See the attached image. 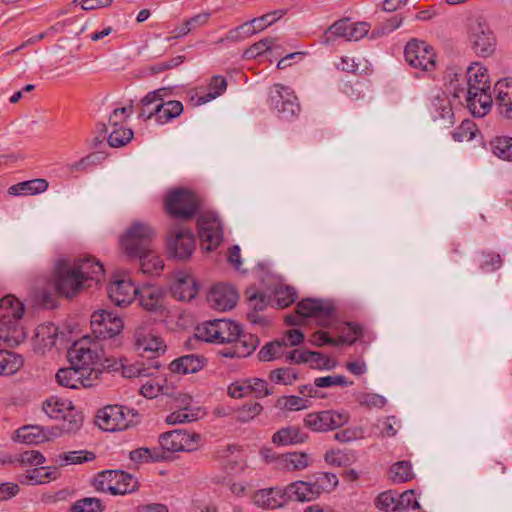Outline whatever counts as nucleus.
Returning <instances> with one entry per match:
<instances>
[{
    "mask_svg": "<svg viewBox=\"0 0 512 512\" xmlns=\"http://www.w3.org/2000/svg\"><path fill=\"white\" fill-rule=\"evenodd\" d=\"M133 138V131L122 126L113 127L108 137V144L113 148L125 146Z\"/></svg>",
    "mask_w": 512,
    "mask_h": 512,
    "instance_id": "603ef678",
    "label": "nucleus"
},
{
    "mask_svg": "<svg viewBox=\"0 0 512 512\" xmlns=\"http://www.w3.org/2000/svg\"><path fill=\"white\" fill-rule=\"evenodd\" d=\"M61 417L63 421L60 426L56 428L60 433L74 434L82 427L84 417L80 412L72 409Z\"/></svg>",
    "mask_w": 512,
    "mask_h": 512,
    "instance_id": "a18cd8bd",
    "label": "nucleus"
},
{
    "mask_svg": "<svg viewBox=\"0 0 512 512\" xmlns=\"http://www.w3.org/2000/svg\"><path fill=\"white\" fill-rule=\"evenodd\" d=\"M262 410L263 406L258 402L244 404L237 410V420L240 422H248L259 415Z\"/></svg>",
    "mask_w": 512,
    "mask_h": 512,
    "instance_id": "0e129e2a",
    "label": "nucleus"
},
{
    "mask_svg": "<svg viewBox=\"0 0 512 512\" xmlns=\"http://www.w3.org/2000/svg\"><path fill=\"white\" fill-rule=\"evenodd\" d=\"M200 413V408L191 409L190 407L185 406L181 409L171 412L166 417V423L169 425H176L196 421L199 419Z\"/></svg>",
    "mask_w": 512,
    "mask_h": 512,
    "instance_id": "79ce46f5",
    "label": "nucleus"
},
{
    "mask_svg": "<svg viewBox=\"0 0 512 512\" xmlns=\"http://www.w3.org/2000/svg\"><path fill=\"white\" fill-rule=\"evenodd\" d=\"M197 227L204 250L212 251L220 245L223 239V231L221 222L215 214L211 212L200 214Z\"/></svg>",
    "mask_w": 512,
    "mask_h": 512,
    "instance_id": "f8f14e48",
    "label": "nucleus"
},
{
    "mask_svg": "<svg viewBox=\"0 0 512 512\" xmlns=\"http://www.w3.org/2000/svg\"><path fill=\"white\" fill-rule=\"evenodd\" d=\"M269 379L276 384L291 385L298 379V374L292 368L281 367L271 370Z\"/></svg>",
    "mask_w": 512,
    "mask_h": 512,
    "instance_id": "6e6d98bb",
    "label": "nucleus"
},
{
    "mask_svg": "<svg viewBox=\"0 0 512 512\" xmlns=\"http://www.w3.org/2000/svg\"><path fill=\"white\" fill-rule=\"evenodd\" d=\"M166 246L169 258L185 261L195 250V237L189 228L173 225L167 232Z\"/></svg>",
    "mask_w": 512,
    "mask_h": 512,
    "instance_id": "423d86ee",
    "label": "nucleus"
},
{
    "mask_svg": "<svg viewBox=\"0 0 512 512\" xmlns=\"http://www.w3.org/2000/svg\"><path fill=\"white\" fill-rule=\"evenodd\" d=\"M312 482L315 484L317 493L320 496L323 492L334 490L338 485V478L334 473L320 472L315 475V479Z\"/></svg>",
    "mask_w": 512,
    "mask_h": 512,
    "instance_id": "8fccbe9b",
    "label": "nucleus"
},
{
    "mask_svg": "<svg viewBox=\"0 0 512 512\" xmlns=\"http://www.w3.org/2000/svg\"><path fill=\"white\" fill-rule=\"evenodd\" d=\"M348 19H340L329 26L321 37V43L332 45L337 38H344L348 41Z\"/></svg>",
    "mask_w": 512,
    "mask_h": 512,
    "instance_id": "58836bf2",
    "label": "nucleus"
},
{
    "mask_svg": "<svg viewBox=\"0 0 512 512\" xmlns=\"http://www.w3.org/2000/svg\"><path fill=\"white\" fill-rule=\"evenodd\" d=\"M171 294L179 301H190L194 299L198 294V286L195 279L186 272H178L171 286Z\"/></svg>",
    "mask_w": 512,
    "mask_h": 512,
    "instance_id": "b1692460",
    "label": "nucleus"
},
{
    "mask_svg": "<svg viewBox=\"0 0 512 512\" xmlns=\"http://www.w3.org/2000/svg\"><path fill=\"white\" fill-rule=\"evenodd\" d=\"M349 420L347 413L335 410H324L308 413L304 420V426L313 432H327L345 425Z\"/></svg>",
    "mask_w": 512,
    "mask_h": 512,
    "instance_id": "ddd939ff",
    "label": "nucleus"
},
{
    "mask_svg": "<svg viewBox=\"0 0 512 512\" xmlns=\"http://www.w3.org/2000/svg\"><path fill=\"white\" fill-rule=\"evenodd\" d=\"M286 502L288 501H312L319 497L315 484L312 481H296L284 488Z\"/></svg>",
    "mask_w": 512,
    "mask_h": 512,
    "instance_id": "bb28decb",
    "label": "nucleus"
},
{
    "mask_svg": "<svg viewBox=\"0 0 512 512\" xmlns=\"http://www.w3.org/2000/svg\"><path fill=\"white\" fill-rule=\"evenodd\" d=\"M398 512H422L413 490L399 494Z\"/></svg>",
    "mask_w": 512,
    "mask_h": 512,
    "instance_id": "4d7b16f0",
    "label": "nucleus"
},
{
    "mask_svg": "<svg viewBox=\"0 0 512 512\" xmlns=\"http://www.w3.org/2000/svg\"><path fill=\"white\" fill-rule=\"evenodd\" d=\"M55 377L59 385L72 389L79 386L92 387L97 383L95 377H89V375L83 373V369L81 370V368L79 369L74 365L59 369Z\"/></svg>",
    "mask_w": 512,
    "mask_h": 512,
    "instance_id": "a211bd4d",
    "label": "nucleus"
},
{
    "mask_svg": "<svg viewBox=\"0 0 512 512\" xmlns=\"http://www.w3.org/2000/svg\"><path fill=\"white\" fill-rule=\"evenodd\" d=\"M182 112L183 104L177 100H170L163 103H157L149 113H146L145 108H140L138 117L147 120L155 116L156 120L163 124L179 117Z\"/></svg>",
    "mask_w": 512,
    "mask_h": 512,
    "instance_id": "6ab92c4d",
    "label": "nucleus"
},
{
    "mask_svg": "<svg viewBox=\"0 0 512 512\" xmlns=\"http://www.w3.org/2000/svg\"><path fill=\"white\" fill-rule=\"evenodd\" d=\"M494 92L500 112L512 119V79L498 81L494 86Z\"/></svg>",
    "mask_w": 512,
    "mask_h": 512,
    "instance_id": "7c9ffc66",
    "label": "nucleus"
},
{
    "mask_svg": "<svg viewBox=\"0 0 512 512\" xmlns=\"http://www.w3.org/2000/svg\"><path fill=\"white\" fill-rule=\"evenodd\" d=\"M298 361H303L310 363L313 369H326L332 370L336 366V362L329 357L325 356L323 353L318 351H308L304 350L302 354H299Z\"/></svg>",
    "mask_w": 512,
    "mask_h": 512,
    "instance_id": "4c0bfd02",
    "label": "nucleus"
},
{
    "mask_svg": "<svg viewBox=\"0 0 512 512\" xmlns=\"http://www.w3.org/2000/svg\"><path fill=\"white\" fill-rule=\"evenodd\" d=\"M269 101L279 117L291 119L300 112V105L293 90L282 84H274L269 90Z\"/></svg>",
    "mask_w": 512,
    "mask_h": 512,
    "instance_id": "9d476101",
    "label": "nucleus"
},
{
    "mask_svg": "<svg viewBox=\"0 0 512 512\" xmlns=\"http://www.w3.org/2000/svg\"><path fill=\"white\" fill-rule=\"evenodd\" d=\"M324 460L334 467H346L356 461V453L353 450L330 449L324 454Z\"/></svg>",
    "mask_w": 512,
    "mask_h": 512,
    "instance_id": "e433bc0d",
    "label": "nucleus"
},
{
    "mask_svg": "<svg viewBox=\"0 0 512 512\" xmlns=\"http://www.w3.org/2000/svg\"><path fill=\"white\" fill-rule=\"evenodd\" d=\"M469 41L474 52L481 57H488L495 51L496 40L488 24L476 19L469 28Z\"/></svg>",
    "mask_w": 512,
    "mask_h": 512,
    "instance_id": "4468645a",
    "label": "nucleus"
},
{
    "mask_svg": "<svg viewBox=\"0 0 512 512\" xmlns=\"http://www.w3.org/2000/svg\"><path fill=\"white\" fill-rule=\"evenodd\" d=\"M199 338L206 342L232 343L240 335L241 326L228 319L206 321L197 327Z\"/></svg>",
    "mask_w": 512,
    "mask_h": 512,
    "instance_id": "0eeeda50",
    "label": "nucleus"
},
{
    "mask_svg": "<svg viewBox=\"0 0 512 512\" xmlns=\"http://www.w3.org/2000/svg\"><path fill=\"white\" fill-rule=\"evenodd\" d=\"M250 384V393L256 398H263L273 394V390L268 387L266 380L262 378H248Z\"/></svg>",
    "mask_w": 512,
    "mask_h": 512,
    "instance_id": "69168bd1",
    "label": "nucleus"
},
{
    "mask_svg": "<svg viewBox=\"0 0 512 512\" xmlns=\"http://www.w3.org/2000/svg\"><path fill=\"white\" fill-rule=\"evenodd\" d=\"M399 494L395 491H385L378 495L375 505L379 510L398 512Z\"/></svg>",
    "mask_w": 512,
    "mask_h": 512,
    "instance_id": "864d4df0",
    "label": "nucleus"
},
{
    "mask_svg": "<svg viewBox=\"0 0 512 512\" xmlns=\"http://www.w3.org/2000/svg\"><path fill=\"white\" fill-rule=\"evenodd\" d=\"M17 439L25 444L37 445L49 441L51 436H57L58 433L45 430L38 425H28L19 428L16 431Z\"/></svg>",
    "mask_w": 512,
    "mask_h": 512,
    "instance_id": "c85d7f7f",
    "label": "nucleus"
},
{
    "mask_svg": "<svg viewBox=\"0 0 512 512\" xmlns=\"http://www.w3.org/2000/svg\"><path fill=\"white\" fill-rule=\"evenodd\" d=\"M181 440H183V436H180V429L168 431L159 436L160 446L168 452L182 451Z\"/></svg>",
    "mask_w": 512,
    "mask_h": 512,
    "instance_id": "de8ad7c7",
    "label": "nucleus"
},
{
    "mask_svg": "<svg viewBox=\"0 0 512 512\" xmlns=\"http://www.w3.org/2000/svg\"><path fill=\"white\" fill-rule=\"evenodd\" d=\"M71 265L78 276H81L84 284L89 280L99 281L104 275L102 263L91 256L79 258L71 263Z\"/></svg>",
    "mask_w": 512,
    "mask_h": 512,
    "instance_id": "393cba45",
    "label": "nucleus"
},
{
    "mask_svg": "<svg viewBox=\"0 0 512 512\" xmlns=\"http://www.w3.org/2000/svg\"><path fill=\"white\" fill-rule=\"evenodd\" d=\"M173 93L172 87H162L157 90L149 92L140 101V108H145L152 104L163 103L166 97L171 96Z\"/></svg>",
    "mask_w": 512,
    "mask_h": 512,
    "instance_id": "052dcab7",
    "label": "nucleus"
},
{
    "mask_svg": "<svg viewBox=\"0 0 512 512\" xmlns=\"http://www.w3.org/2000/svg\"><path fill=\"white\" fill-rule=\"evenodd\" d=\"M136 297L139 305L153 313H162L164 310V292L160 287L146 285L141 288L138 287Z\"/></svg>",
    "mask_w": 512,
    "mask_h": 512,
    "instance_id": "4be33fe9",
    "label": "nucleus"
},
{
    "mask_svg": "<svg viewBox=\"0 0 512 512\" xmlns=\"http://www.w3.org/2000/svg\"><path fill=\"white\" fill-rule=\"evenodd\" d=\"M466 84L467 88H483V90H490V80L487 69L474 63L467 68L466 71Z\"/></svg>",
    "mask_w": 512,
    "mask_h": 512,
    "instance_id": "f704fd0d",
    "label": "nucleus"
},
{
    "mask_svg": "<svg viewBox=\"0 0 512 512\" xmlns=\"http://www.w3.org/2000/svg\"><path fill=\"white\" fill-rule=\"evenodd\" d=\"M166 213L183 221L193 219L201 209V198L186 188H176L169 191L165 197Z\"/></svg>",
    "mask_w": 512,
    "mask_h": 512,
    "instance_id": "7ed1b4c3",
    "label": "nucleus"
},
{
    "mask_svg": "<svg viewBox=\"0 0 512 512\" xmlns=\"http://www.w3.org/2000/svg\"><path fill=\"white\" fill-rule=\"evenodd\" d=\"M238 297V292L232 285L218 283L211 288L208 302L216 310L227 311L235 307Z\"/></svg>",
    "mask_w": 512,
    "mask_h": 512,
    "instance_id": "dca6fc26",
    "label": "nucleus"
},
{
    "mask_svg": "<svg viewBox=\"0 0 512 512\" xmlns=\"http://www.w3.org/2000/svg\"><path fill=\"white\" fill-rule=\"evenodd\" d=\"M49 187V183L46 179L36 178L32 180H27L23 182H19L15 185H12L8 189V193L10 195H36L45 192Z\"/></svg>",
    "mask_w": 512,
    "mask_h": 512,
    "instance_id": "72a5a7b5",
    "label": "nucleus"
},
{
    "mask_svg": "<svg viewBox=\"0 0 512 512\" xmlns=\"http://www.w3.org/2000/svg\"><path fill=\"white\" fill-rule=\"evenodd\" d=\"M403 22V17L400 15H393L383 22L379 23L373 30L374 34L386 35L399 28Z\"/></svg>",
    "mask_w": 512,
    "mask_h": 512,
    "instance_id": "338daca9",
    "label": "nucleus"
},
{
    "mask_svg": "<svg viewBox=\"0 0 512 512\" xmlns=\"http://www.w3.org/2000/svg\"><path fill=\"white\" fill-rule=\"evenodd\" d=\"M138 287L130 279H120L112 282L108 287V296L117 306H126L134 301Z\"/></svg>",
    "mask_w": 512,
    "mask_h": 512,
    "instance_id": "aec40b11",
    "label": "nucleus"
},
{
    "mask_svg": "<svg viewBox=\"0 0 512 512\" xmlns=\"http://www.w3.org/2000/svg\"><path fill=\"white\" fill-rule=\"evenodd\" d=\"M390 479L395 483H403L414 477L412 465L408 461L394 463L389 470Z\"/></svg>",
    "mask_w": 512,
    "mask_h": 512,
    "instance_id": "49530a36",
    "label": "nucleus"
},
{
    "mask_svg": "<svg viewBox=\"0 0 512 512\" xmlns=\"http://www.w3.org/2000/svg\"><path fill=\"white\" fill-rule=\"evenodd\" d=\"M114 470H104L97 474L94 479V487L97 491L109 492V486H114Z\"/></svg>",
    "mask_w": 512,
    "mask_h": 512,
    "instance_id": "774afa93",
    "label": "nucleus"
},
{
    "mask_svg": "<svg viewBox=\"0 0 512 512\" xmlns=\"http://www.w3.org/2000/svg\"><path fill=\"white\" fill-rule=\"evenodd\" d=\"M274 406L280 410L299 411L309 408L310 402L307 398L289 395L277 398Z\"/></svg>",
    "mask_w": 512,
    "mask_h": 512,
    "instance_id": "37998d69",
    "label": "nucleus"
},
{
    "mask_svg": "<svg viewBox=\"0 0 512 512\" xmlns=\"http://www.w3.org/2000/svg\"><path fill=\"white\" fill-rule=\"evenodd\" d=\"M288 346L285 339H277L265 344L258 352V358L260 361H272L282 357L284 348Z\"/></svg>",
    "mask_w": 512,
    "mask_h": 512,
    "instance_id": "a19ab883",
    "label": "nucleus"
},
{
    "mask_svg": "<svg viewBox=\"0 0 512 512\" xmlns=\"http://www.w3.org/2000/svg\"><path fill=\"white\" fill-rule=\"evenodd\" d=\"M23 366L20 355L6 349H0V376L13 375Z\"/></svg>",
    "mask_w": 512,
    "mask_h": 512,
    "instance_id": "c9c22d12",
    "label": "nucleus"
},
{
    "mask_svg": "<svg viewBox=\"0 0 512 512\" xmlns=\"http://www.w3.org/2000/svg\"><path fill=\"white\" fill-rule=\"evenodd\" d=\"M286 9H278L272 12L266 13L260 17H256L249 22H245L244 24L238 26L236 29L231 30L227 36L228 39H236L237 34L244 30L247 35H252L257 32L263 31L265 28L271 26L279 19H281L284 15H286Z\"/></svg>",
    "mask_w": 512,
    "mask_h": 512,
    "instance_id": "f3484780",
    "label": "nucleus"
},
{
    "mask_svg": "<svg viewBox=\"0 0 512 512\" xmlns=\"http://www.w3.org/2000/svg\"><path fill=\"white\" fill-rule=\"evenodd\" d=\"M334 306L320 299H303L296 305V313L303 317H330Z\"/></svg>",
    "mask_w": 512,
    "mask_h": 512,
    "instance_id": "a878e982",
    "label": "nucleus"
},
{
    "mask_svg": "<svg viewBox=\"0 0 512 512\" xmlns=\"http://www.w3.org/2000/svg\"><path fill=\"white\" fill-rule=\"evenodd\" d=\"M155 234V229L150 224L135 221L120 239L126 256L139 259L141 271L145 275H157L164 268L162 259L152 249Z\"/></svg>",
    "mask_w": 512,
    "mask_h": 512,
    "instance_id": "f257e3e1",
    "label": "nucleus"
},
{
    "mask_svg": "<svg viewBox=\"0 0 512 512\" xmlns=\"http://www.w3.org/2000/svg\"><path fill=\"white\" fill-rule=\"evenodd\" d=\"M58 338V327L54 323H44L37 326L34 335V344L38 350L44 352L55 346Z\"/></svg>",
    "mask_w": 512,
    "mask_h": 512,
    "instance_id": "c756f323",
    "label": "nucleus"
},
{
    "mask_svg": "<svg viewBox=\"0 0 512 512\" xmlns=\"http://www.w3.org/2000/svg\"><path fill=\"white\" fill-rule=\"evenodd\" d=\"M113 484L109 486L111 495H124L139 489L138 479L123 470H114Z\"/></svg>",
    "mask_w": 512,
    "mask_h": 512,
    "instance_id": "2f4dec72",
    "label": "nucleus"
},
{
    "mask_svg": "<svg viewBox=\"0 0 512 512\" xmlns=\"http://www.w3.org/2000/svg\"><path fill=\"white\" fill-rule=\"evenodd\" d=\"M489 91L479 87L467 88L466 105L474 116L483 117L490 111L492 97Z\"/></svg>",
    "mask_w": 512,
    "mask_h": 512,
    "instance_id": "412c9836",
    "label": "nucleus"
},
{
    "mask_svg": "<svg viewBox=\"0 0 512 512\" xmlns=\"http://www.w3.org/2000/svg\"><path fill=\"white\" fill-rule=\"evenodd\" d=\"M407 63L422 71H431L436 65V55L432 46L417 39L410 40L404 49Z\"/></svg>",
    "mask_w": 512,
    "mask_h": 512,
    "instance_id": "9b49d317",
    "label": "nucleus"
},
{
    "mask_svg": "<svg viewBox=\"0 0 512 512\" xmlns=\"http://www.w3.org/2000/svg\"><path fill=\"white\" fill-rule=\"evenodd\" d=\"M308 435L297 426L281 428L272 436V442L278 445H293L304 443Z\"/></svg>",
    "mask_w": 512,
    "mask_h": 512,
    "instance_id": "473e14b6",
    "label": "nucleus"
},
{
    "mask_svg": "<svg viewBox=\"0 0 512 512\" xmlns=\"http://www.w3.org/2000/svg\"><path fill=\"white\" fill-rule=\"evenodd\" d=\"M252 502L257 507L266 510L277 509L287 503L284 495V489L279 487L257 490L252 495Z\"/></svg>",
    "mask_w": 512,
    "mask_h": 512,
    "instance_id": "5701e85b",
    "label": "nucleus"
},
{
    "mask_svg": "<svg viewBox=\"0 0 512 512\" xmlns=\"http://www.w3.org/2000/svg\"><path fill=\"white\" fill-rule=\"evenodd\" d=\"M24 311V304L14 295L0 299V340L9 347L17 346L26 339V332L19 324Z\"/></svg>",
    "mask_w": 512,
    "mask_h": 512,
    "instance_id": "f03ea898",
    "label": "nucleus"
},
{
    "mask_svg": "<svg viewBox=\"0 0 512 512\" xmlns=\"http://www.w3.org/2000/svg\"><path fill=\"white\" fill-rule=\"evenodd\" d=\"M68 359L71 365L83 369V373L89 377H95L97 382L99 374L102 373L98 368V362L101 360L100 355L88 346L85 339L76 341L68 350Z\"/></svg>",
    "mask_w": 512,
    "mask_h": 512,
    "instance_id": "6e6552de",
    "label": "nucleus"
},
{
    "mask_svg": "<svg viewBox=\"0 0 512 512\" xmlns=\"http://www.w3.org/2000/svg\"><path fill=\"white\" fill-rule=\"evenodd\" d=\"M103 510L101 500L95 497L79 499L70 507L71 512H102Z\"/></svg>",
    "mask_w": 512,
    "mask_h": 512,
    "instance_id": "5fc2aeb1",
    "label": "nucleus"
},
{
    "mask_svg": "<svg viewBox=\"0 0 512 512\" xmlns=\"http://www.w3.org/2000/svg\"><path fill=\"white\" fill-rule=\"evenodd\" d=\"M122 329V319L109 311L100 310L91 315L92 334L106 345L119 344L118 335Z\"/></svg>",
    "mask_w": 512,
    "mask_h": 512,
    "instance_id": "39448f33",
    "label": "nucleus"
},
{
    "mask_svg": "<svg viewBox=\"0 0 512 512\" xmlns=\"http://www.w3.org/2000/svg\"><path fill=\"white\" fill-rule=\"evenodd\" d=\"M134 347L141 356L147 358L158 357L166 351L162 338L148 332L144 326H138L134 331Z\"/></svg>",
    "mask_w": 512,
    "mask_h": 512,
    "instance_id": "2eb2a0df",
    "label": "nucleus"
},
{
    "mask_svg": "<svg viewBox=\"0 0 512 512\" xmlns=\"http://www.w3.org/2000/svg\"><path fill=\"white\" fill-rule=\"evenodd\" d=\"M139 422L138 411L122 405H108L96 415V424L105 431L126 430Z\"/></svg>",
    "mask_w": 512,
    "mask_h": 512,
    "instance_id": "20e7f679",
    "label": "nucleus"
},
{
    "mask_svg": "<svg viewBox=\"0 0 512 512\" xmlns=\"http://www.w3.org/2000/svg\"><path fill=\"white\" fill-rule=\"evenodd\" d=\"M477 132L478 128L476 124L470 120H465L452 133V137L458 142L470 141L475 138Z\"/></svg>",
    "mask_w": 512,
    "mask_h": 512,
    "instance_id": "13d9d810",
    "label": "nucleus"
},
{
    "mask_svg": "<svg viewBox=\"0 0 512 512\" xmlns=\"http://www.w3.org/2000/svg\"><path fill=\"white\" fill-rule=\"evenodd\" d=\"M493 153L506 161H512V138L508 136L496 137L491 141Z\"/></svg>",
    "mask_w": 512,
    "mask_h": 512,
    "instance_id": "09e8293b",
    "label": "nucleus"
},
{
    "mask_svg": "<svg viewBox=\"0 0 512 512\" xmlns=\"http://www.w3.org/2000/svg\"><path fill=\"white\" fill-rule=\"evenodd\" d=\"M65 464H82L95 459V454L90 451L80 450L63 453L59 456Z\"/></svg>",
    "mask_w": 512,
    "mask_h": 512,
    "instance_id": "e2e57ef3",
    "label": "nucleus"
},
{
    "mask_svg": "<svg viewBox=\"0 0 512 512\" xmlns=\"http://www.w3.org/2000/svg\"><path fill=\"white\" fill-rule=\"evenodd\" d=\"M54 285L57 293L67 298L76 296L85 287L81 276H78L68 260L57 262L54 271Z\"/></svg>",
    "mask_w": 512,
    "mask_h": 512,
    "instance_id": "1a4fd4ad",
    "label": "nucleus"
},
{
    "mask_svg": "<svg viewBox=\"0 0 512 512\" xmlns=\"http://www.w3.org/2000/svg\"><path fill=\"white\" fill-rule=\"evenodd\" d=\"M207 359L202 355L187 354L173 360L169 369L177 374L197 373L206 365Z\"/></svg>",
    "mask_w": 512,
    "mask_h": 512,
    "instance_id": "cd10ccee",
    "label": "nucleus"
},
{
    "mask_svg": "<svg viewBox=\"0 0 512 512\" xmlns=\"http://www.w3.org/2000/svg\"><path fill=\"white\" fill-rule=\"evenodd\" d=\"M227 88V81L222 76H214L208 86L209 92L200 99L202 103L208 102L216 97L220 96Z\"/></svg>",
    "mask_w": 512,
    "mask_h": 512,
    "instance_id": "680f3d73",
    "label": "nucleus"
},
{
    "mask_svg": "<svg viewBox=\"0 0 512 512\" xmlns=\"http://www.w3.org/2000/svg\"><path fill=\"white\" fill-rule=\"evenodd\" d=\"M129 458L135 463L158 462L164 459L162 453L156 449L145 447L137 448L129 453Z\"/></svg>",
    "mask_w": 512,
    "mask_h": 512,
    "instance_id": "3c124183",
    "label": "nucleus"
},
{
    "mask_svg": "<svg viewBox=\"0 0 512 512\" xmlns=\"http://www.w3.org/2000/svg\"><path fill=\"white\" fill-rule=\"evenodd\" d=\"M245 297L252 310L263 311L267 307L268 302L265 293L257 291L253 287L246 289Z\"/></svg>",
    "mask_w": 512,
    "mask_h": 512,
    "instance_id": "bf43d9fd",
    "label": "nucleus"
},
{
    "mask_svg": "<svg viewBox=\"0 0 512 512\" xmlns=\"http://www.w3.org/2000/svg\"><path fill=\"white\" fill-rule=\"evenodd\" d=\"M281 462L287 470H302L309 466L310 457L304 452H290L281 456Z\"/></svg>",
    "mask_w": 512,
    "mask_h": 512,
    "instance_id": "c03bdc74",
    "label": "nucleus"
},
{
    "mask_svg": "<svg viewBox=\"0 0 512 512\" xmlns=\"http://www.w3.org/2000/svg\"><path fill=\"white\" fill-rule=\"evenodd\" d=\"M258 336L251 333L240 332V335L234 340V345L238 350L241 358L250 356L259 345Z\"/></svg>",
    "mask_w": 512,
    "mask_h": 512,
    "instance_id": "ea45409f",
    "label": "nucleus"
}]
</instances>
